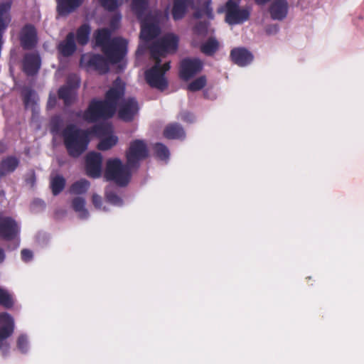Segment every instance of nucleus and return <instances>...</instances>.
<instances>
[{
  "instance_id": "nucleus-46",
  "label": "nucleus",
  "mask_w": 364,
  "mask_h": 364,
  "mask_svg": "<svg viewBox=\"0 0 364 364\" xmlns=\"http://www.w3.org/2000/svg\"><path fill=\"white\" fill-rule=\"evenodd\" d=\"M180 118L183 122L191 123L194 121V116L192 113L183 111L180 113Z\"/></svg>"
},
{
  "instance_id": "nucleus-36",
  "label": "nucleus",
  "mask_w": 364,
  "mask_h": 364,
  "mask_svg": "<svg viewBox=\"0 0 364 364\" xmlns=\"http://www.w3.org/2000/svg\"><path fill=\"white\" fill-rule=\"evenodd\" d=\"M207 84V79L205 75H201L189 83L187 86L188 90L196 92L202 90Z\"/></svg>"
},
{
  "instance_id": "nucleus-9",
  "label": "nucleus",
  "mask_w": 364,
  "mask_h": 364,
  "mask_svg": "<svg viewBox=\"0 0 364 364\" xmlns=\"http://www.w3.org/2000/svg\"><path fill=\"white\" fill-rule=\"evenodd\" d=\"M108 62L107 59L100 54H84L80 58V64L97 71L100 74H105L109 70Z\"/></svg>"
},
{
  "instance_id": "nucleus-52",
  "label": "nucleus",
  "mask_w": 364,
  "mask_h": 364,
  "mask_svg": "<svg viewBox=\"0 0 364 364\" xmlns=\"http://www.w3.org/2000/svg\"><path fill=\"white\" fill-rule=\"evenodd\" d=\"M204 16L200 8L193 13V17L195 18H200Z\"/></svg>"
},
{
  "instance_id": "nucleus-6",
  "label": "nucleus",
  "mask_w": 364,
  "mask_h": 364,
  "mask_svg": "<svg viewBox=\"0 0 364 364\" xmlns=\"http://www.w3.org/2000/svg\"><path fill=\"white\" fill-rule=\"evenodd\" d=\"M149 155V149L144 140H133L130 142L129 147L126 152L127 164L136 170L140 166V162L147 159Z\"/></svg>"
},
{
  "instance_id": "nucleus-45",
  "label": "nucleus",
  "mask_w": 364,
  "mask_h": 364,
  "mask_svg": "<svg viewBox=\"0 0 364 364\" xmlns=\"http://www.w3.org/2000/svg\"><path fill=\"white\" fill-rule=\"evenodd\" d=\"M65 85L75 92L80 87V80L75 76H69Z\"/></svg>"
},
{
  "instance_id": "nucleus-50",
  "label": "nucleus",
  "mask_w": 364,
  "mask_h": 364,
  "mask_svg": "<svg viewBox=\"0 0 364 364\" xmlns=\"http://www.w3.org/2000/svg\"><path fill=\"white\" fill-rule=\"evenodd\" d=\"M170 68V62H166L162 66L161 65V72H163V75H164L165 73L168 71Z\"/></svg>"
},
{
  "instance_id": "nucleus-43",
  "label": "nucleus",
  "mask_w": 364,
  "mask_h": 364,
  "mask_svg": "<svg viewBox=\"0 0 364 364\" xmlns=\"http://www.w3.org/2000/svg\"><path fill=\"white\" fill-rule=\"evenodd\" d=\"M200 9L204 16H207L209 19H213L214 14L213 11V8L211 6L210 0H205L202 4Z\"/></svg>"
},
{
  "instance_id": "nucleus-7",
  "label": "nucleus",
  "mask_w": 364,
  "mask_h": 364,
  "mask_svg": "<svg viewBox=\"0 0 364 364\" xmlns=\"http://www.w3.org/2000/svg\"><path fill=\"white\" fill-rule=\"evenodd\" d=\"M107 60L112 63L120 62L127 51V41L120 37H115L102 50Z\"/></svg>"
},
{
  "instance_id": "nucleus-10",
  "label": "nucleus",
  "mask_w": 364,
  "mask_h": 364,
  "mask_svg": "<svg viewBox=\"0 0 364 364\" xmlns=\"http://www.w3.org/2000/svg\"><path fill=\"white\" fill-rule=\"evenodd\" d=\"M154 60L155 65L145 72V79L150 87L163 91L168 87V82L164 77L163 72H161V60Z\"/></svg>"
},
{
  "instance_id": "nucleus-27",
  "label": "nucleus",
  "mask_w": 364,
  "mask_h": 364,
  "mask_svg": "<svg viewBox=\"0 0 364 364\" xmlns=\"http://www.w3.org/2000/svg\"><path fill=\"white\" fill-rule=\"evenodd\" d=\"M219 47L218 41L214 37H210L200 46V50L205 55L213 56L218 50Z\"/></svg>"
},
{
  "instance_id": "nucleus-51",
  "label": "nucleus",
  "mask_w": 364,
  "mask_h": 364,
  "mask_svg": "<svg viewBox=\"0 0 364 364\" xmlns=\"http://www.w3.org/2000/svg\"><path fill=\"white\" fill-rule=\"evenodd\" d=\"M119 19H120V18L117 17V16L112 18L111 20V22H110L111 26L113 28H115L117 26V25L119 23Z\"/></svg>"
},
{
  "instance_id": "nucleus-17",
  "label": "nucleus",
  "mask_w": 364,
  "mask_h": 364,
  "mask_svg": "<svg viewBox=\"0 0 364 364\" xmlns=\"http://www.w3.org/2000/svg\"><path fill=\"white\" fill-rule=\"evenodd\" d=\"M230 58L233 63L245 67L253 60V55L247 48L237 47L231 50Z\"/></svg>"
},
{
  "instance_id": "nucleus-42",
  "label": "nucleus",
  "mask_w": 364,
  "mask_h": 364,
  "mask_svg": "<svg viewBox=\"0 0 364 364\" xmlns=\"http://www.w3.org/2000/svg\"><path fill=\"white\" fill-rule=\"evenodd\" d=\"M101 6L109 11H114L119 7L118 0H99Z\"/></svg>"
},
{
  "instance_id": "nucleus-32",
  "label": "nucleus",
  "mask_w": 364,
  "mask_h": 364,
  "mask_svg": "<svg viewBox=\"0 0 364 364\" xmlns=\"http://www.w3.org/2000/svg\"><path fill=\"white\" fill-rule=\"evenodd\" d=\"M65 179L60 175L51 178L50 188L54 196L58 195L65 188Z\"/></svg>"
},
{
  "instance_id": "nucleus-48",
  "label": "nucleus",
  "mask_w": 364,
  "mask_h": 364,
  "mask_svg": "<svg viewBox=\"0 0 364 364\" xmlns=\"http://www.w3.org/2000/svg\"><path fill=\"white\" fill-rule=\"evenodd\" d=\"M92 201L93 205L98 208H100L102 204V198L97 194H93L92 197Z\"/></svg>"
},
{
  "instance_id": "nucleus-37",
  "label": "nucleus",
  "mask_w": 364,
  "mask_h": 364,
  "mask_svg": "<svg viewBox=\"0 0 364 364\" xmlns=\"http://www.w3.org/2000/svg\"><path fill=\"white\" fill-rule=\"evenodd\" d=\"M155 156L161 160H166L169 157L168 148L161 143H156L154 147Z\"/></svg>"
},
{
  "instance_id": "nucleus-18",
  "label": "nucleus",
  "mask_w": 364,
  "mask_h": 364,
  "mask_svg": "<svg viewBox=\"0 0 364 364\" xmlns=\"http://www.w3.org/2000/svg\"><path fill=\"white\" fill-rule=\"evenodd\" d=\"M76 50L77 46L73 32L68 33L65 36V38L60 41L57 46L58 52L63 57H70L73 55Z\"/></svg>"
},
{
  "instance_id": "nucleus-14",
  "label": "nucleus",
  "mask_w": 364,
  "mask_h": 364,
  "mask_svg": "<svg viewBox=\"0 0 364 364\" xmlns=\"http://www.w3.org/2000/svg\"><path fill=\"white\" fill-rule=\"evenodd\" d=\"M102 156L99 152L91 151L85 156V170L88 176L96 178L101 176Z\"/></svg>"
},
{
  "instance_id": "nucleus-15",
  "label": "nucleus",
  "mask_w": 364,
  "mask_h": 364,
  "mask_svg": "<svg viewBox=\"0 0 364 364\" xmlns=\"http://www.w3.org/2000/svg\"><path fill=\"white\" fill-rule=\"evenodd\" d=\"M19 232L17 223L11 217L0 214V237L6 240H14Z\"/></svg>"
},
{
  "instance_id": "nucleus-25",
  "label": "nucleus",
  "mask_w": 364,
  "mask_h": 364,
  "mask_svg": "<svg viewBox=\"0 0 364 364\" xmlns=\"http://www.w3.org/2000/svg\"><path fill=\"white\" fill-rule=\"evenodd\" d=\"M160 28L156 23H144L141 30V37L145 41H150L159 36Z\"/></svg>"
},
{
  "instance_id": "nucleus-4",
  "label": "nucleus",
  "mask_w": 364,
  "mask_h": 364,
  "mask_svg": "<svg viewBox=\"0 0 364 364\" xmlns=\"http://www.w3.org/2000/svg\"><path fill=\"white\" fill-rule=\"evenodd\" d=\"M225 21L230 26L242 24L250 17L251 8L240 7V1L228 0L224 6Z\"/></svg>"
},
{
  "instance_id": "nucleus-28",
  "label": "nucleus",
  "mask_w": 364,
  "mask_h": 364,
  "mask_svg": "<svg viewBox=\"0 0 364 364\" xmlns=\"http://www.w3.org/2000/svg\"><path fill=\"white\" fill-rule=\"evenodd\" d=\"M149 0H132V9L139 19L144 17L149 9Z\"/></svg>"
},
{
  "instance_id": "nucleus-5",
  "label": "nucleus",
  "mask_w": 364,
  "mask_h": 364,
  "mask_svg": "<svg viewBox=\"0 0 364 364\" xmlns=\"http://www.w3.org/2000/svg\"><path fill=\"white\" fill-rule=\"evenodd\" d=\"M178 37L173 33H167L150 46V55L154 60H161L166 53H175L178 46Z\"/></svg>"
},
{
  "instance_id": "nucleus-53",
  "label": "nucleus",
  "mask_w": 364,
  "mask_h": 364,
  "mask_svg": "<svg viewBox=\"0 0 364 364\" xmlns=\"http://www.w3.org/2000/svg\"><path fill=\"white\" fill-rule=\"evenodd\" d=\"M36 181L35 174L33 173L29 178H26V182L30 183L31 186H33Z\"/></svg>"
},
{
  "instance_id": "nucleus-19",
  "label": "nucleus",
  "mask_w": 364,
  "mask_h": 364,
  "mask_svg": "<svg viewBox=\"0 0 364 364\" xmlns=\"http://www.w3.org/2000/svg\"><path fill=\"white\" fill-rule=\"evenodd\" d=\"M289 11V4L287 0H274L270 5L269 12L273 20L282 21Z\"/></svg>"
},
{
  "instance_id": "nucleus-13",
  "label": "nucleus",
  "mask_w": 364,
  "mask_h": 364,
  "mask_svg": "<svg viewBox=\"0 0 364 364\" xmlns=\"http://www.w3.org/2000/svg\"><path fill=\"white\" fill-rule=\"evenodd\" d=\"M14 331V320L13 317L6 312L0 313V350L9 349V344L5 341L9 338Z\"/></svg>"
},
{
  "instance_id": "nucleus-54",
  "label": "nucleus",
  "mask_w": 364,
  "mask_h": 364,
  "mask_svg": "<svg viewBox=\"0 0 364 364\" xmlns=\"http://www.w3.org/2000/svg\"><path fill=\"white\" fill-rule=\"evenodd\" d=\"M5 259V253L2 248L0 247V264L4 262Z\"/></svg>"
},
{
  "instance_id": "nucleus-23",
  "label": "nucleus",
  "mask_w": 364,
  "mask_h": 364,
  "mask_svg": "<svg viewBox=\"0 0 364 364\" xmlns=\"http://www.w3.org/2000/svg\"><path fill=\"white\" fill-rule=\"evenodd\" d=\"M164 136L168 139H182L185 137V132L182 126L178 123L168 124L164 129Z\"/></svg>"
},
{
  "instance_id": "nucleus-41",
  "label": "nucleus",
  "mask_w": 364,
  "mask_h": 364,
  "mask_svg": "<svg viewBox=\"0 0 364 364\" xmlns=\"http://www.w3.org/2000/svg\"><path fill=\"white\" fill-rule=\"evenodd\" d=\"M105 198L108 203L116 206H122L123 205L122 199L114 191H107Z\"/></svg>"
},
{
  "instance_id": "nucleus-30",
  "label": "nucleus",
  "mask_w": 364,
  "mask_h": 364,
  "mask_svg": "<svg viewBox=\"0 0 364 364\" xmlns=\"http://www.w3.org/2000/svg\"><path fill=\"white\" fill-rule=\"evenodd\" d=\"M23 102L26 108L35 109L36 105V93L30 87H25L22 90Z\"/></svg>"
},
{
  "instance_id": "nucleus-35",
  "label": "nucleus",
  "mask_w": 364,
  "mask_h": 364,
  "mask_svg": "<svg viewBox=\"0 0 364 364\" xmlns=\"http://www.w3.org/2000/svg\"><path fill=\"white\" fill-rule=\"evenodd\" d=\"M209 22L200 21L193 27L192 31L194 35L201 37H205L208 33Z\"/></svg>"
},
{
  "instance_id": "nucleus-33",
  "label": "nucleus",
  "mask_w": 364,
  "mask_h": 364,
  "mask_svg": "<svg viewBox=\"0 0 364 364\" xmlns=\"http://www.w3.org/2000/svg\"><path fill=\"white\" fill-rule=\"evenodd\" d=\"M90 182L86 179H81L72 184L70 192L73 194L85 193L90 187Z\"/></svg>"
},
{
  "instance_id": "nucleus-16",
  "label": "nucleus",
  "mask_w": 364,
  "mask_h": 364,
  "mask_svg": "<svg viewBox=\"0 0 364 364\" xmlns=\"http://www.w3.org/2000/svg\"><path fill=\"white\" fill-rule=\"evenodd\" d=\"M41 65V59L38 53H27L22 60V70L27 76L36 75Z\"/></svg>"
},
{
  "instance_id": "nucleus-38",
  "label": "nucleus",
  "mask_w": 364,
  "mask_h": 364,
  "mask_svg": "<svg viewBox=\"0 0 364 364\" xmlns=\"http://www.w3.org/2000/svg\"><path fill=\"white\" fill-rule=\"evenodd\" d=\"M63 127V119L60 116H53L50 122V132L53 135H57L60 132Z\"/></svg>"
},
{
  "instance_id": "nucleus-11",
  "label": "nucleus",
  "mask_w": 364,
  "mask_h": 364,
  "mask_svg": "<svg viewBox=\"0 0 364 364\" xmlns=\"http://www.w3.org/2000/svg\"><path fill=\"white\" fill-rule=\"evenodd\" d=\"M117 108L118 117L125 122H132L139 109L138 102L133 97H127L123 100H121Z\"/></svg>"
},
{
  "instance_id": "nucleus-1",
  "label": "nucleus",
  "mask_w": 364,
  "mask_h": 364,
  "mask_svg": "<svg viewBox=\"0 0 364 364\" xmlns=\"http://www.w3.org/2000/svg\"><path fill=\"white\" fill-rule=\"evenodd\" d=\"M126 92V83L117 77L105 94L104 100L92 99L82 114L87 122H96L100 119H109L115 114L119 102L123 100Z\"/></svg>"
},
{
  "instance_id": "nucleus-12",
  "label": "nucleus",
  "mask_w": 364,
  "mask_h": 364,
  "mask_svg": "<svg viewBox=\"0 0 364 364\" xmlns=\"http://www.w3.org/2000/svg\"><path fill=\"white\" fill-rule=\"evenodd\" d=\"M18 39L21 48L25 50L35 48L38 44V31L34 25L25 24L20 30Z\"/></svg>"
},
{
  "instance_id": "nucleus-40",
  "label": "nucleus",
  "mask_w": 364,
  "mask_h": 364,
  "mask_svg": "<svg viewBox=\"0 0 364 364\" xmlns=\"http://www.w3.org/2000/svg\"><path fill=\"white\" fill-rule=\"evenodd\" d=\"M89 130L90 135L94 134L98 137H102L107 135L109 133V127L105 124H96Z\"/></svg>"
},
{
  "instance_id": "nucleus-39",
  "label": "nucleus",
  "mask_w": 364,
  "mask_h": 364,
  "mask_svg": "<svg viewBox=\"0 0 364 364\" xmlns=\"http://www.w3.org/2000/svg\"><path fill=\"white\" fill-rule=\"evenodd\" d=\"M85 200L81 197H76L72 201V207L76 212L81 213L86 217L88 215L87 210L85 208Z\"/></svg>"
},
{
  "instance_id": "nucleus-31",
  "label": "nucleus",
  "mask_w": 364,
  "mask_h": 364,
  "mask_svg": "<svg viewBox=\"0 0 364 364\" xmlns=\"http://www.w3.org/2000/svg\"><path fill=\"white\" fill-rule=\"evenodd\" d=\"M14 305V299L12 294L7 289L0 287V306L10 309Z\"/></svg>"
},
{
  "instance_id": "nucleus-24",
  "label": "nucleus",
  "mask_w": 364,
  "mask_h": 364,
  "mask_svg": "<svg viewBox=\"0 0 364 364\" xmlns=\"http://www.w3.org/2000/svg\"><path fill=\"white\" fill-rule=\"evenodd\" d=\"M95 46H100L102 50L111 41V31L108 28H99L94 33Z\"/></svg>"
},
{
  "instance_id": "nucleus-21",
  "label": "nucleus",
  "mask_w": 364,
  "mask_h": 364,
  "mask_svg": "<svg viewBox=\"0 0 364 364\" xmlns=\"http://www.w3.org/2000/svg\"><path fill=\"white\" fill-rule=\"evenodd\" d=\"M193 4V0H173L171 14L174 21L182 19L188 8Z\"/></svg>"
},
{
  "instance_id": "nucleus-49",
  "label": "nucleus",
  "mask_w": 364,
  "mask_h": 364,
  "mask_svg": "<svg viewBox=\"0 0 364 364\" xmlns=\"http://www.w3.org/2000/svg\"><path fill=\"white\" fill-rule=\"evenodd\" d=\"M57 102L56 97L54 95H50L47 102V107L49 109L53 108Z\"/></svg>"
},
{
  "instance_id": "nucleus-47",
  "label": "nucleus",
  "mask_w": 364,
  "mask_h": 364,
  "mask_svg": "<svg viewBox=\"0 0 364 364\" xmlns=\"http://www.w3.org/2000/svg\"><path fill=\"white\" fill-rule=\"evenodd\" d=\"M21 259L23 261L27 262L33 258V252L30 250L23 249L21 252Z\"/></svg>"
},
{
  "instance_id": "nucleus-44",
  "label": "nucleus",
  "mask_w": 364,
  "mask_h": 364,
  "mask_svg": "<svg viewBox=\"0 0 364 364\" xmlns=\"http://www.w3.org/2000/svg\"><path fill=\"white\" fill-rule=\"evenodd\" d=\"M28 347L27 337L24 335H21L17 339V348L21 353H26L28 351Z\"/></svg>"
},
{
  "instance_id": "nucleus-3",
  "label": "nucleus",
  "mask_w": 364,
  "mask_h": 364,
  "mask_svg": "<svg viewBox=\"0 0 364 364\" xmlns=\"http://www.w3.org/2000/svg\"><path fill=\"white\" fill-rule=\"evenodd\" d=\"M132 170L134 169L128 166L127 161L124 165L119 159H109L106 164L105 178L119 186H126L131 179Z\"/></svg>"
},
{
  "instance_id": "nucleus-26",
  "label": "nucleus",
  "mask_w": 364,
  "mask_h": 364,
  "mask_svg": "<svg viewBox=\"0 0 364 364\" xmlns=\"http://www.w3.org/2000/svg\"><path fill=\"white\" fill-rule=\"evenodd\" d=\"M91 27L88 23H83L76 31V41L81 46L87 45L90 40Z\"/></svg>"
},
{
  "instance_id": "nucleus-20",
  "label": "nucleus",
  "mask_w": 364,
  "mask_h": 364,
  "mask_svg": "<svg viewBox=\"0 0 364 364\" xmlns=\"http://www.w3.org/2000/svg\"><path fill=\"white\" fill-rule=\"evenodd\" d=\"M84 0H57L56 11L58 16H66L75 11Z\"/></svg>"
},
{
  "instance_id": "nucleus-55",
  "label": "nucleus",
  "mask_w": 364,
  "mask_h": 364,
  "mask_svg": "<svg viewBox=\"0 0 364 364\" xmlns=\"http://www.w3.org/2000/svg\"><path fill=\"white\" fill-rule=\"evenodd\" d=\"M270 0H255V2L257 4V5H264L266 3L269 2Z\"/></svg>"
},
{
  "instance_id": "nucleus-34",
  "label": "nucleus",
  "mask_w": 364,
  "mask_h": 364,
  "mask_svg": "<svg viewBox=\"0 0 364 364\" xmlns=\"http://www.w3.org/2000/svg\"><path fill=\"white\" fill-rule=\"evenodd\" d=\"M117 141V136L114 135L108 136L100 140V141L97 144V149L101 151L109 150L114 145H116Z\"/></svg>"
},
{
  "instance_id": "nucleus-29",
  "label": "nucleus",
  "mask_w": 364,
  "mask_h": 364,
  "mask_svg": "<svg viewBox=\"0 0 364 364\" xmlns=\"http://www.w3.org/2000/svg\"><path fill=\"white\" fill-rule=\"evenodd\" d=\"M59 99L63 100L65 106L71 105L75 101V92L65 85L61 86L58 91Z\"/></svg>"
},
{
  "instance_id": "nucleus-2",
  "label": "nucleus",
  "mask_w": 364,
  "mask_h": 364,
  "mask_svg": "<svg viewBox=\"0 0 364 364\" xmlns=\"http://www.w3.org/2000/svg\"><path fill=\"white\" fill-rule=\"evenodd\" d=\"M61 135L70 157L78 158L87 149L90 141L88 129H80L74 124H70L63 129Z\"/></svg>"
},
{
  "instance_id": "nucleus-8",
  "label": "nucleus",
  "mask_w": 364,
  "mask_h": 364,
  "mask_svg": "<svg viewBox=\"0 0 364 364\" xmlns=\"http://www.w3.org/2000/svg\"><path fill=\"white\" fill-rule=\"evenodd\" d=\"M203 68V62L198 58L183 59L179 66V77L188 81L200 73Z\"/></svg>"
},
{
  "instance_id": "nucleus-22",
  "label": "nucleus",
  "mask_w": 364,
  "mask_h": 364,
  "mask_svg": "<svg viewBox=\"0 0 364 364\" xmlns=\"http://www.w3.org/2000/svg\"><path fill=\"white\" fill-rule=\"evenodd\" d=\"M19 165V160L16 156H7L0 162V176H4L14 172Z\"/></svg>"
}]
</instances>
